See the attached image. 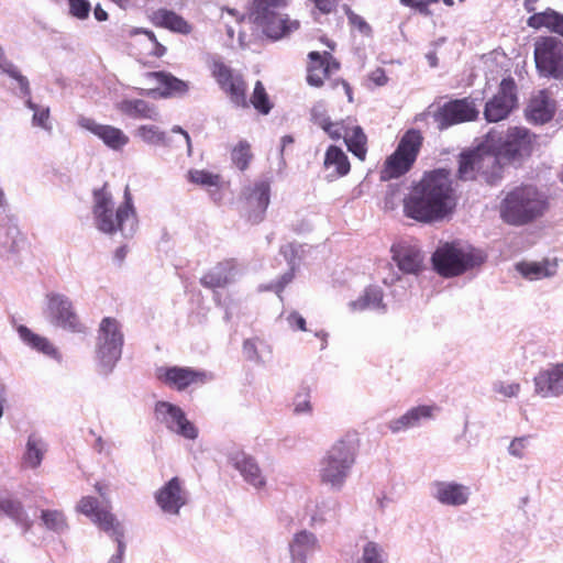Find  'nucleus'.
Returning <instances> with one entry per match:
<instances>
[{
    "label": "nucleus",
    "instance_id": "obj_1",
    "mask_svg": "<svg viewBox=\"0 0 563 563\" xmlns=\"http://www.w3.org/2000/svg\"><path fill=\"white\" fill-rule=\"evenodd\" d=\"M457 202L451 172L435 168L412 183L402 199L404 216L420 223H433L451 214Z\"/></svg>",
    "mask_w": 563,
    "mask_h": 563
},
{
    "label": "nucleus",
    "instance_id": "obj_2",
    "mask_svg": "<svg viewBox=\"0 0 563 563\" xmlns=\"http://www.w3.org/2000/svg\"><path fill=\"white\" fill-rule=\"evenodd\" d=\"M550 209L549 196L534 185L522 184L506 192L499 214L510 225H526L543 217Z\"/></svg>",
    "mask_w": 563,
    "mask_h": 563
},
{
    "label": "nucleus",
    "instance_id": "obj_3",
    "mask_svg": "<svg viewBox=\"0 0 563 563\" xmlns=\"http://www.w3.org/2000/svg\"><path fill=\"white\" fill-rule=\"evenodd\" d=\"M358 440L346 435L335 442L320 462L319 477L322 484L340 489L355 463Z\"/></svg>",
    "mask_w": 563,
    "mask_h": 563
},
{
    "label": "nucleus",
    "instance_id": "obj_4",
    "mask_svg": "<svg viewBox=\"0 0 563 563\" xmlns=\"http://www.w3.org/2000/svg\"><path fill=\"white\" fill-rule=\"evenodd\" d=\"M423 140L419 130H407L399 139L395 151L384 161L379 169V179L388 181L407 175L415 166Z\"/></svg>",
    "mask_w": 563,
    "mask_h": 563
},
{
    "label": "nucleus",
    "instance_id": "obj_5",
    "mask_svg": "<svg viewBox=\"0 0 563 563\" xmlns=\"http://www.w3.org/2000/svg\"><path fill=\"white\" fill-rule=\"evenodd\" d=\"M107 187L104 184L100 189L93 191L92 213L98 230L112 234L121 231L123 223L130 217H134L135 211L129 188L125 189L124 201L114 210L112 196Z\"/></svg>",
    "mask_w": 563,
    "mask_h": 563
},
{
    "label": "nucleus",
    "instance_id": "obj_6",
    "mask_svg": "<svg viewBox=\"0 0 563 563\" xmlns=\"http://www.w3.org/2000/svg\"><path fill=\"white\" fill-rule=\"evenodd\" d=\"M286 5L287 0H253L254 20L272 40H280L300 27L298 20L277 12Z\"/></svg>",
    "mask_w": 563,
    "mask_h": 563
},
{
    "label": "nucleus",
    "instance_id": "obj_7",
    "mask_svg": "<svg viewBox=\"0 0 563 563\" xmlns=\"http://www.w3.org/2000/svg\"><path fill=\"white\" fill-rule=\"evenodd\" d=\"M209 69L219 88L230 101L239 108L247 109V82L240 71L233 69L221 58H212Z\"/></svg>",
    "mask_w": 563,
    "mask_h": 563
},
{
    "label": "nucleus",
    "instance_id": "obj_8",
    "mask_svg": "<svg viewBox=\"0 0 563 563\" xmlns=\"http://www.w3.org/2000/svg\"><path fill=\"white\" fill-rule=\"evenodd\" d=\"M434 269L443 277H453L463 274L483 263V256L474 252H465L452 244L439 247L433 256Z\"/></svg>",
    "mask_w": 563,
    "mask_h": 563
},
{
    "label": "nucleus",
    "instance_id": "obj_9",
    "mask_svg": "<svg viewBox=\"0 0 563 563\" xmlns=\"http://www.w3.org/2000/svg\"><path fill=\"white\" fill-rule=\"evenodd\" d=\"M124 335L120 322L112 317L101 320L98 330L97 358L104 367H112L121 357Z\"/></svg>",
    "mask_w": 563,
    "mask_h": 563
},
{
    "label": "nucleus",
    "instance_id": "obj_10",
    "mask_svg": "<svg viewBox=\"0 0 563 563\" xmlns=\"http://www.w3.org/2000/svg\"><path fill=\"white\" fill-rule=\"evenodd\" d=\"M76 510L88 518L102 531L108 533L118 542V552L121 556L124 552L123 530L110 507H99V501L92 496H84L76 506Z\"/></svg>",
    "mask_w": 563,
    "mask_h": 563
},
{
    "label": "nucleus",
    "instance_id": "obj_11",
    "mask_svg": "<svg viewBox=\"0 0 563 563\" xmlns=\"http://www.w3.org/2000/svg\"><path fill=\"white\" fill-rule=\"evenodd\" d=\"M536 67L545 77L563 78V43L555 37H543L536 43Z\"/></svg>",
    "mask_w": 563,
    "mask_h": 563
},
{
    "label": "nucleus",
    "instance_id": "obj_12",
    "mask_svg": "<svg viewBox=\"0 0 563 563\" xmlns=\"http://www.w3.org/2000/svg\"><path fill=\"white\" fill-rule=\"evenodd\" d=\"M479 111L475 101L470 98L453 99L445 102L434 112V121L440 130L452 125L475 121Z\"/></svg>",
    "mask_w": 563,
    "mask_h": 563
},
{
    "label": "nucleus",
    "instance_id": "obj_13",
    "mask_svg": "<svg viewBox=\"0 0 563 563\" xmlns=\"http://www.w3.org/2000/svg\"><path fill=\"white\" fill-rule=\"evenodd\" d=\"M517 86L514 78H504L499 84L498 91L485 104L486 121L499 122L507 119L517 107Z\"/></svg>",
    "mask_w": 563,
    "mask_h": 563
},
{
    "label": "nucleus",
    "instance_id": "obj_14",
    "mask_svg": "<svg viewBox=\"0 0 563 563\" xmlns=\"http://www.w3.org/2000/svg\"><path fill=\"white\" fill-rule=\"evenodd\" d=\"M154 416L169 431L188 440L198 438L197 427L187 419L180 407L168 401H157L154 407Z\"/></svg>",
    "mask_w": 563,
    "mask_h": 563
},
{
    "label": "nucleus",
    "instance_id": "obj_15",
    "mask_svg": "<svg viewBox=\"0 0 563 563\" xmlns=\"http://www.w3.org/2000/svg\"><path fill=\"white\" fill-rule=\"evenodd\" d=\"M157 379L177 391L205 385L210 378L207 372L187 366H168L157 369Z\"/></svg>",
    "mask_w": 563,
    "mask_h": 563
},
{
    "label": "nucleus",
    "instance_id": "obj_16",
    "mask_svg": "<svg viewBox=\"0 0 563 563\" xmlns=\"http://www.w3.org/2000/svg\"><path fill=\"white\" fill-rule=\"evenodd\" d=\"M48 299V312L52 322L71 333H85L87 328L77 314L69 298L59 294H51Z\"/></svg>",
    "mask_w": 563,
    "mask_h": 563
},
{
    "label": "nucleus",
    "instance_id": "obj_17",
    "mask_svg": "<svg viewBox=\"0 0 563 563\" xmlns=\"http://www.w3.org/2000/svg\"><path fill=\"white\" fill-rule=\"evenodd\" d=\"M537 136L526 128H509L504 142L498 146L499 155L507 162H514L531 155Z\"/></svg>",
    "mask_w": 563,
    "mask_h": 563
},
{
    "label": "nucleus",
    "instance_id": "obj_18",
    "mask_svg": "<svg viewBox=\"0 0 563 563\" xmlns=\"http://www.w3.org/2000/svg\"><path fill=\"white\" fill-rule=\"evenodd\" d=\"M341 68L340 62L331 52L312 51L307 55V76L306 80L309 86L320 88L330 76Z\"/></svg>",
    "mask_w": 563,
    "mask_h": 563
},
{
    "label": "nucleus",
    "instance_id": "obj_19",
    "mask_svg": "<svg viewBox=\"0 0 563 563\" xmlns=\"http://www.w3.org/2000/svg\"><path fill=\"white\" fill-rule=\"evenodd\" d=\"M155 500L159 508L170 515H178L180 508L186 505L187 496L179 477H173L155 494Z\"/></svg>",
    "mask_w": 563,
    "mask_h": 563
},
{
    "label": "nucleus",
    "instance_id": "obj_20",
    "mask_svg": "<svg viewBox=\"0 0 563 563\" xmlns=\"http://www.w3.org/2000/svg\"><path fill=\"white\" fill-rule=\"evenodd\" d=\"M78 124L102 140L108 147L115 151L123 148L130 141L129 136L121 129L108 124H99L91 118L80 117Z\"/></svg>",
    "mask_w": 563,
    "mask_h": 563
},
{
    "label": "nucleus",
    "instance_id": "obj_21",
    "mask_svg": "<svg viewBox=\"0 0 563 563\" xmlns=\"http://www.w3.org/2000/svg\"><path fill=\"white\" fill-rule=\"evenodd\" d=\"M477 168L479 169V179L488 185H496L504 177L503 156L497 151H490L485 147H477Z\"/></svg>",
    "mask_w": 563,
    "mask_h": 563
},
{
    "label": "nucleus",
    "instance_id": "obj_22",
    "mask_svg": "<svg viewBox=\"0 0 563 563\" xmlns=\"http://www.w3.org/2000/svg\"><path fill=\"white\" fill-rule=\"evenodd\" d=\"M271 187L267 181H260L251 188L244 202V210L246 217L253 223H258L263 220L264 213L269 205Z\"/></svg>",
    "mask_w": 563,
    "mask_h": 563
},
{
    "label": "nucleus",
    "instance_id": "obj_23",
    "mask_svg": "<svg viewBox=\"0 0 563 563\" xmlns=\"http://www.w3.org/2000/svg\"><path fill=\"white\" fill-rule=\"evenodd\" d=\"M393 260L405 274L418 275L423 271V254L419 247L408 243H398L391 247Z\"/></svg>",
    "mask_w": 563,
    "mask_h": 563
},
{
    "label": "nucleus",
    "instance_id": "obj_24",
    "mask_svg": "<svg viewBox=\"0 0 563 563\" xmlns=\"http://www.w3.org/2000/svg\"><path fill=\"white\" fill-rule=\"evenodd\" d=\"M556 109L555 101L551 98V93L547 90H539L529 101L526 109L528 121L536 124H544L552 120Z\"/></svg>",
    "mask_w": 563,
    "mask_h": 563
},
{
    "label": "nucleus",
    "instance_id": "obj_25",
    "mask_svg": "<svg viewBox=\"0 0 563 563\" xmlns=\"http://www.w3.org/2000/svg\"><path fill=\"white\" fill-rule=\"evenodd\" d=\"M536 393L542 397L559 396L563 393V363L551 369L541 371L534 377Z\"/></svg>",
    "mask_w": 563,
    "mask_h": 563
},
{
    "label": "nucleus",
    "instance_id": "obj_26",
    "mask_svg": "<svg viewBox=\"0 0 563 563\" xmlns=\"http://www.w3.org/2000/svg\"><path fill=\"white\" fill-rule=\"evenodd\" d=\"M146 77L156 82V89L164 98L180 97L189 91L188 81L179 79L168 71H150Z\"/></svg>",
    "mask_w": 563,
    "mask_h": 563
},
{
    "label": "nucleus",
    "instance_id": "obj_27",
    "mask_svg": "<svg viewBox=\"0 0 563 563\" xmlns=\"http://www.w3.org/2000/svg\"><path fill=\"white\" fill-rule=\"evenodd\" d=\"M235 269V260L222 261L200 278V284L210 289L224 288L232 282Z\"/></svg>",
    "mask_w": 563,
    "mask_h": 563
},
{
    "label": "nucleus",
    "instance_id": "obj_28",
    "mask_svg": "<svg viewBox=\"0 0 563 563\" xmlns=\"http://www.w3.org/2000/svg\"><path fill=\"white\" fill-rule=\"evenodd\" d=\"M117 110L132 119L137 120H158L157 108L142 99H124L117 103Z\"/></svg>",
    "mask_w": 563,
    "mask_h": 563
},
{
    "label": "nucleus",
    "instance_id": "obj_29",
    "mask_svg": "<svg viewBox=\"0 0 563 563\" xmlns=\"http://www.w3.org/2000/svg\"><path fill=\"white\" fill-rule=\"evenodd\" d=\"M434 497L444 505L461 506L468 500V488L457 483L437 482Z\"/></svg>",
    "mask_w": 563,
    "mask_h": 563
},
{
    "label": "nucleus",
    "instance_id": "obj_30",
    "mask_svg": "<svg viewBox=\"0 0 563 563\" xmlns=\"http://www.w3.org/2000/svg\"><path fill=\"white\" fill-rule=\"evenodd\" d=\"M435 410H438V407L434 405H423L411 408L400 418L391 420L388 423V428L391 432H399L401 430L416 427L421 420L431 419Z\"/></svg>",
    "mask_w": 563,
    "mask_h": 563
},
{
    "label": "nucleus",
    "instance_id": "obj_31",
    "mask_svg": "<svg viewBox=\"0 0 563 563\" xmlns=\"http://www.w3.org/2000/svg\"><path fill=\"white\" fill-rule=\"evenodd\" d=\"M152 22L159 27L172 32L187 35L192 31V26L181 15L167 9H158L152 14Z\"/></svg>",
    "mask_w": 563,
    "mask_h": 563
},
{
    "label": "nucleus",
    "instance_id": "obj_32",
    "mask_svg": "<svg viewBox=\"0 0 563 563\" xmlns=\"http://www.w3.org/2000/svg\"><path fill=\"white\" fill-rule=\"evenodd\" d=\"M231 461L247 483L255 487H261L265 484L261 470L253 457L247 456L243 452H236L231 456Z\"/></svg>",
    "mask_w": 563,
    "mask_h": 563
},
{
    "label": "nucleus",
    "instance_id": "obj_33",
    "mask_svg": "<svg viewBox=\"0 0 563 563\" xmlns=\"http://www.w3.org/2000/svg\"><path fill=\"white\" fill-rule=\"evenodd\" d=\"M323 167L328 170L332 169L331 177L339 178L350 173L351 164L347 155L341 147L330 145L324 154Z\"/></svg>",
    "mask_w": 563,
    "mask_h": 563
},
{
    "label": "nucleus",
    "instance_id": "obj_34",
    "mask_svg": "<svg viewBox=\"0 0 563 563\" xmlns=\"http://www.w3.org/2000/svg\"><path fill=\"white\" fill-rule=\"evenodd\" d=\"M528 26L539 30L545 27L563 36V14L548 8L543 12L534 13L527 20Z\"/></svg>",
    "mask_w": 563,
    "mask_h": 563
},
{
    "label": "nucleus",
    "instance_id": "obj_35",
    "mask_svg": "<svg viewBox=\"0 0 563 563\" xmlns=\"http://www.w3.org/2000/svg\"><path fill=\"white\" fill-rule=\"evenodd\" d=\"M0 511L11 518L24 532L32 528V520L25 512L23 505L18 499L0 498Z\"/></svg>",
    "mask_w": 563,
    "mask_h": 563
},
{
    "label": "nucleus",
    "instance_id": "obj_36",
    "mask_svg": "<svg viewBox=\"0 0 563 563\" xmlns=\"http://www.w3.org/2000/svg\"><path fill=\"white\" fill-rule=\"evenodd\" d=\"M347 150L360 161H365L367 155V136L360 125L351 124L344 134Z\"/></svg>",
    "mask_w": 563,
    "mask_h": 563
},
{
    "label": "nucleus",
    "instance_id": "obj_37",
    "mask_svg": "<svg viewBox=\"0 0 563 563\" xmlns=\"http://www.w3.org/2000/svg\"><path fill=\"white\" fill-rule=\"evenodd\" d=\"M456 177L463 181L479 179L476 150L466 151L459 155Z\"/></svg>",
    "mask_w": 563,
    "mask_h": 563
},
{
    "label": "nucleus",
    "instance_id": "obj_38",
    "mask_svg": "<svg viewBox=\"0 0 563 563\" xmlns=\"http://www.w3.org/2000/svg\"><path fill=\"white\" fill-rule=\"evenodd\" d=\"M45 452L46 448L43 441L34 434L30 435L23 455V464L26 467L36 468L41 465Z\"/></svg>",
    "mask_w": 563,
    "mask_h": 563
},
{
    "label": "nucleus",
    "instance_id": "obj_39",
    "mask_svg": "<svg viewBox=\"0 0 563 563\" xmlns=\"http://www.w3.org/2000/svg\"><path fill=\"white\" fill-rule=\"evenodd\" d=\"M249 107L252 106L260 114L267 115L273 109V102L266 91L264 84L257 80L254 85L251 98L247 99Z\"/></svg>",
    "mask_w": 563,
    "mask_h": 563
},
{
    "label": "nucleus",
    "instance_id": "obj_40",
    "mask_svg": "<svg viewBox=\"0 0 563 563\" xmlns=\"http://www.w3.org/2000/svg\"><path fill=\"white\" fill-rule=\"evenodd\" d=\"M253 159L251 144L246 140H241L231 151V161L233 165L241 172L249 168Z\"/></svg>",
    "mask_w": 563,
    "mask_h": 563
},
{
    "label": "nucleus",
    "instance_id": "obj_41",
    "mask_svg": "<svg viewBox=\"0 0 563 563\" xmlns=\"http://www.w3.org/2000/svg\"><path fill=\"white\" fill-rule=\"evenodd\" d=\"M136 136L151 145H164L167 141V133L154 124H143L136 129Z\"/></svg>",
    "mask_w": 563,
    "mask_h": 563
},
{
    "label": "nucleus",
    "instance_id": "obj_42",
    "mask_svg": "<svg viewBox=\"0 0 563 563\" xmlns=\"http://www.w3.org/2000/svg\"><path fill=\"white\" fill-rule=\"evenodd\" d=\"M0 69L9 75L11 78L18 81V85L24 96L30 97L31 89L29 80L25 76H23L19 69L7 59L2 47L0 46Z\"/></svg>",
    "mask_w": 563,
    "mask_h": 563
},
{
    "label": "nucleus",
    "instance_id": "obj_43",
    "mask_svg": "<svg viewBox=\"0 0 563 563\" xmlns=\"http://www.w3.org/2000/svg\"><path fill=\"white\" fill-rule=\"evenodd\" d=\"M188 178L191 183L207 188L220 189L223 184L221 175L205 169L190 170Z\"/></svg>",
    "mask_w": 563,
    "mask_h": 563
},
{
    "label": "nucleus",
    "instance_id": "obj_44",
    "mask_svg": "<svg viewBox=\"0 0 563 563\" xmlns=\"http://www.w3.org/2000/svg\"><path fill=\"white\" fill-rule=\"evenodd\" d=\"M41 520L46 529L55 532H62L68 527L64 512L57 509L42 510Z\"/></svg>",
    "mask_w": 563,
    "mask_h": 563
},
{
    "label": "nucleus",
    "instance_id": "obj_45",
    "mask_svg": "<svg viewBox=\"0 0 563 563\" xmlns=\"http://www.w3.org/2000/svg\"><path fill=\"white\" fill-rule=\"evenodd\" d=\"M382 301V289L378 287H367L364 294L351 305L354 310H364L369 307H379Z\"/></svg>",
    "mask_w": 563,
    "mask_h": 563
},
{
    "label": "nucleus",
    "instance_id": "obj_46",
    "mask_svg": "<svg viewBox=\"0 0 563 563\" xmlns=\"http://www.w3.org/2000/svg\"><path fill=\"white\" fill-rule=\"evenodd\" d=\"M517 269L527 278L534 279L551 276L548 263H520Z\"/></svg>",
    "mask_w": 563,
    "mask_h": 563
},
{
    "label": "nucleus",
    "instance_id": "obj_47",
    "mask_svg": "<svg viewBox=\"0 0 563 563\" xmlns=\"http://www.w3.org/2000/svg\"><path fill=\"white\" fill-rule=\"evenodd\" d=\"M316 539L314 536L307 531H301L297 533L294 538V541L290 545V550L294 556H301L308 550L312 549L314 545Z\"/></svg>",
    "mask_w": 563,
    "mask_h": 563
},
{
    "label": "nucleus",
    "instance_id": "obj_48",
    "mask_svg": "<svg viewBox=\"0 0 563 563\" xmlns=\"http://www.w3.org/2000/svg\"><path fill=\"white\" fill-rule=\"evenodd\" d=\"M137 34H144L147 37V40L151 42L152 48L148 53L150 55L159 58L166 54L167 48L158 42L154 32L146 30V29H140V27H134L129 31V36H134Z\"/></svg>",
    "mask_w": 563,
    "mask_h": 563
},
{
    "label": "nucleus",
    "instance_id": "obj_49",
    "mask_svg": "<svg viewBox=\"0 0 563 563\" xmlns=\"http://www.w3.org/2000/svg\"><path fill=\"white\" fill-rule=\"evenodd\" d=\"M26 106L31 110L34 111L32 123L35 126H40L45 130H51L49 125V109L48 108H41L37 104H35L31 99L26 100Z\"/></svg>",
    "mask_w": 563,
    "mask_h": 563
},
{
    "label": "nucleus",
    "instance_id": "obj_50",
    "mask_svg": "<svg viewBox=\"0 0 563 563\" xmlns=\"http://www.w3.org/2000/svg\"><path fill=\"white\" fill-rule=\"evenodd\" d=\"M357 563H384L383 549L373 541L367 542Z\"/></svg>",
    "mask_w": 563,
    "mask_h": 563
},
{
    "label": "nucleus",
    "instance_id": "obj_51",
    "mask_svg": "<svg viewBox=\"0 0 563 563\" xmlns=\"http://www.w3.org/2000/svg\"><path fill=\"white\" fill-rule=\"evenodd\" d=\"M344 13L347 16L349 24L356 29L360 33L363 35H371L372 27L369 24L362 18L361 15L356 14L349 5L343 7Z\"/></svg>",
    "mask_w": 563,
    "mask_h": 563
},
{
    "label": "nucleus",
    "instance_id": "obj_52",
    "mask_svg": "<svg viewBox=\"0 0 563 563\" xmlns=\"http://www.w3.org/2000/svg\"><path fill=\"white\" fill-rule=\"evenodd\" d=\"M351 124L352 123L347 120H342L338 122L331 121L330 123H324L323 131L334 141L340 139L344 140V134L345 132H347Z\"/></svg>",
    "mask_w": 563,
    "mask_h": 563
},
{
    "label": "nucleus",
    "instance_id": "obj_53",
    "mask_svg": "<svg viewBox=\"0 0 563 563\" xmlns=\"http://www.w3.org/2000/svg\"><path fill=\"white\" fill-rule=\"evenodd\" d=\"M295 413H306L311 411L310 390L308 387H300L294 399Z\"/></svg>",
    "mask_w": 563,
    "mask_h": 563
},
{
    "label": "nucleus",
    "instance_id": "obj_54",
    "mask_svg": "<svg viewBox=\"0 0 563 563\" xmlns=\"http://www.w3.org/2000/svg\"><path fill=\"white\" fill-rule=\"evenodd\" d=\"M69 12L73 16L84 20L88 18L91 10L90 2L88 0H68Z\"/></svg>",
    "mask_w": 563,
    "mask_h": 563
},
{
    "label": "nucleus",
    "instance_id": "obj_55",
    "mask_svg": "<svg viewBox=\"0 0 563 563\" xmlns=\"http://www.w3.org/2000/svg\"><path fill=\"white\" fill-rule=\"evenodd\" d=\"M400 3L405 7L415 9L422 15H430L431 11L429 9L432 4H438L440 0H399Z\"/></svg>",
    "mask_w": 563,
    "mask_h": 563
},
{
    "label": "nucleus",
    "instance_id": "obj_56",
    "mask_svg": "<svg viewBox=\"0 0 563 563\" xmlns=\"http://www.w3.org/2000/svg\"><path fill=\"white\" fill-rule=\"evenodd\" d=\"M21 334L23 335V338L25 340H27L34 347L43 351V352H47L48 349H51V344L49 342L42 338V336H38L37 334H34L33 332H31L29 329L26 328H21Z\"/></svg>",
    "mask_w": 563,
    "mask_h": 563
},
{
    "label": "nucleus",
    "instance_id": "obj_57",
    "mask_svg": "<svg viewBox=\"0 0 563 563\" xmlns=\"http://www.w3.org/2000/svg\"><path fill=\"white\" fill-rule=\"evenodd\" d=\"M520 384L498 382L494 385V390L504 397H516L520 391Z\"/></svg>",
    "mask_w": 563,
    "mask_h": 563
},
{
    "label": "nucleus",
    "instance_id": "obj_58",
    "mask_svg": "<svg viewBox=\"0 0 563 563\" xmlns=\"http://www.w3.org/2000/svg\"><path fill=\"white\" fill-rule=\"evenodd\" d=\"M528 439L529 437L515 438L509 444V453L518 459L523 457L528 445Z\"/></svg>",
    "mask_w": 563,
    "mask_h": 563
},
{
    "label": "nucleus",
    "instance_id": "obj_59",
    "mask_svg": "<svg viewBox=\"0 0 563 563\" xmlns=\"http://www.w3.org/2000/svg\"><path fill=\"white\" fill-rule=\"evenodd\" d=\"M287 321L289 327L295 331H307L305 318L297 311H292L288 314Z\"/></svg>",
    "mask_w": 563,
    "mask_h": 563
},
{
    "label": "nucleus",
    "instance_id": "obj_60",
    "mask_svg": "<svg viewBox=\"0 0 563 563\" xmlns=\"http://www.w3.org/2000/svg\"><path fill=\"white\" fill-rule=\"evenodd\" d=\"M369 79L377 86H384L388 81V77L386 76L385 70L380 67L374 69L371 73Z\"/></svg>",
    "mask_w": 563,
    "mask_h": 563
},
{
    "label": "nucleus",
    "instance_id": "obj_61",
    "mask_svg": "<svg viewBox=\"0 0 563 563\" xmlns=\"http://www.w3.org/2000/svg\"><path fill=\"white\" fill-rule=\"evenodd\" d=\"M312 121H313L314 124L320 126L322 130H323L324 123H330L331 122L329 117H327V115H324L322 113H319L316 110L312 111Z\"/></svg>",
    "mask_w": 563,
    "mask_h": 563
},
{
    "label": "nucleus",
    "instance_id": "obj_62",
    "mask_svg": "<svg viewBox=\"0 0 563 563\" xmlns=\"http://www.w3.org/2000/svg\"><path fill=\"white\" fill-rule=\"evenodd\" d=\"M95 489L97 490V493L99 494V496L102 498V499H106L107 497V490H108V486L106 484H102L100 482H97L95 484Z\"/></svg>",
    "mask_w": 563,
    "mask_h": 563
},
{
    "label": "nucleus",
    "instance_id": "obj_63",
    "mask_svg": "<svg viewBox=\"0 0 563 563\" xmlns=\"http://www.w3.org/2000/svg\"><path fill=\"white\" fill-rule=\"evenodd\" d=\"M95 18L98 21H106L108 19V13L100 5H97L95 8Z\"/></svg>",
    "mask_w": 563,
    "mask_h": 563
},
{
    "label": "nucleus",
    "instance_id": "obj_64",
    "mask_svg": "<svg viewBox=\"0 0 563 563\" xmlns=\"http://www.w3.org/2000/svg\"><path fill=\"white\" fill-rule=\"evenodd\" d=\"M126 253H128V250L125 246H120L117 251H115V257L122 262L125 256H126Z\"/></svg>",
    "mask_w": 563,
    "mask_h": 563
}]
</instances>
